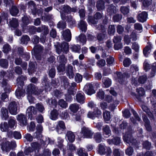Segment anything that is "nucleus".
<instances>
[{"label":"nucleus","mask_w":156,"mask_h":156,"mask_svg":"<svg viewBox=\"0 0 156 156\" xmlns=\"http://www.w3.org/2000/svg\"><path fill=\"white\" fill-rule=\"evenodd\" d=\"M96 97L98 99H102L105 97V93L101 90H99L97 94Z\"/></svg>","instance_id":"40"},{"label":"nucleus","mask_w":156,"mask_h":156,"mask_svg":"<svg viewBox=\"0 0 156 156\" xmlns=\"http://www.w3.org/2000/svg\"><path fill=\"white\" fill-rule=\"evenodd\" d=\"M147 79L146 75H144L140 76L138 79V82L140 83L143 84L146 81Z\"/></svg>","instance_id":"50"},{"label":"nucleus","mask_w":156,"mask_h":156,"mask_svg":"<svg viewBox=\"0 0 156 156\" xmlns=\"http://www.w3.org/2000/svg\"><path fill=\"white\" fill-rule=\"evenodd\" d=\"M133 152V148L131 147H129L126 150V155L129 156L131 155Z\"/></svg>","instance_id":"58"},{"label":"nucleus","mask_w":156,"mask_h":156,"mask_svg":"<svg viewBox=\"0 0 156 156\" xmlns=\"http://www.w3.org/2000/svg\"><path fill=\"white\" fill-rule=\"evenodd\" d=\"M1 115L2 119L6 120L9 117L8 112V110L5 108H2L1 109Z\"/></svg>","instance_id":"22"},{"label":"nucleus","mask_w":156,"mask_h":156,"mask_svg":"<svg viewBox=\"0 0 156 156\" xmlns=\"http://www.w3.org/2000/svg\"><path fill=\"white\" fill-rule=\"evenodd\" d=\"M131 63L130 59L129 58H126L123 62V65L124 66L128 67Z\"/></svg>","instance_id":"54"},{"label":"nucleus","mask_w":156,"mask_h":156,"mask_svg":"<svg viewBox=\"0 0 156 156\" xmlns=\"http://www.w3.org/2000/svg\"><path fill=\"white\" fill-rule=\"evenodd\" d=\"M123 136V140L125 142H126L127 144H129V145L131 144V145H136V143H137V141L136 140H132V137L131 134H128L126 133Z\"/></svg>","instance_id":"5"},{"label":"nucleus","mask_w":156,"mask_h":156,"mask_svg":"<svg viewBox=\"0 0 156 156\" xmlns=\"http://www.w3.org/2000/svg\"><path fill=\"white\" fill-rule=\"evenodd\" d=\"M1 82L2 83V86L4 88V90L6 93H9L10 92V86L7 84V83L6 80L4 79L2 80V81L1 78L0 79Z\"/></svg>","instance_id":"17"},{"label":"nucleus","mask_w":156,"mask_h":156,"mask_svg":"<svg viewBox=\"0 0 156 156\" xmlns=\"http://www.w3.org/2000/svg\"><path fill=\"white\" fill-rule=\"evenodd\" d=\"M147 17V13L145 12H143L137 16V20L140 22H144L146 21Z\"/></svg>","instance_id":"14"},{"label":"nucleus","mask_w":156,"mask_h":156,"mask_svg":"<svg viewBox=\"0 0 156 156\" xmlns=\"http://www.w3.org/2000/svg\"><path fill=\"white\" fill-rule=\"evenodd\" d=\"M76 97V99L78 102L81 104H83L84 102L85 98L84 97V94L82 92H78Z\"/></svg>","instance_id":"13"},{"label":"nucleus","mask_w":156,"mask_h":156,"mask_svg":"<svg viewBox=\"0 0 156 156\" xmlns=\"http://www.w3.org/2000/svg\"><path fill=\"white\" fill-rule=\"evenodd\" d=\"M136 91L140 96H143L145 94L144 89L142 87L137 89Z\"/></svg>","instance_id":"55"},{"label":"nucleus","mask_w":156,"mask_h":156,"mask_svg":"<svg viewBox=\"0 0 156 156\" xmlns=\"http://www.w3.org/2000/svg\"><path fill=\"white\" fill-rule=\"evenodd\" d=\"M94 138L97 143L101 142L102 140L101 134L98 133H96L94 136Z\"/></svg>","instance_id":"45"},{"label":"nucleus","mask_w":156,"mask_h":156,"mask_svg":"<svg viewBox=\"0 0 156 156\" xmlns=\"http://www.w3.org/2000/svg\"><path fill=\"white\" fill-rule=\"evenodd\" d=\"M103 83L106 87H108L111 86L112 82L110 79L105 78L103 79Z\"/></svg>","instance_id":"34"},{"label":"nucleus","mask_w":156,"mask_h":156,"mask_svg":"<svg viewBox=\"0 0 156 156\" xmlns=\"http://www.w3.org/2000/svg\"><path fill=\"white\" fill-rule=\"evenodd\" d=\"M115 32V28L114 25H110L108 29V33L109 34H113Z\"/></svg>","instance_id":"48"},{"label":"nucleus","mask_w":156,"mask_h":156,"mask_svg":"<svg viewBox=\"0 0 156 156\" xmlns=\"http://www.w3.org/2000/svg\"><path fill=\"white\" fill-rule=\"evenodd\" d=\"M58 104V105L63 108H66L68 106L67 103L63 99L59 100Z\"/></svg>","instance_id":"44"},{"label":"nucleus","mask_w":156,"mask_h":156,"mask_svg":"<svg viewBox=\"0 0 156 156\" xmlns=\"http://www.w3.org/2000/svg\"><path fill=\"white\" fill-rule=\"evenodd\" d=\"M94 112L96 117H98L101 115V110L98 108H95L94 110Z\"/></svg>","instance_id":"56"},{"label":"nucleus","mask_w":156,"mask_h":156,"mask_svg":"<svg viewBox=\"0 0 156 156\" xmlns=\"http://www.w3.org/2000/svg\"><path fill=\"white\" fill-rule=\"evenodd\" d=\"M9 124L10 127L11 128L14 129V127H16V121L12 118H10L9 122Z\"/></svg>","instance_id":"38"},{"label":"nucleus","mask_w":156,"mask_h":156,"mask_svg":"<svg viewBox=\"0 0 156 156\" xmlns=\"http://www.w3.org/2000/svg\"><path fill=\"white\" fill-rule=\"evenodd\" d=\"M19 10L17 7L14 6L12 7L10 10V13L13 16H16L18 13Z\"/></svg>","instance_id":"43"},{"label":"nucleus","mask_w":156,"mask_h":156,"mask_svg":"<svg viewBox=\"0 0 156 156\" xmlns=\"http://www.w3.org/2000/svg\"><path fill=\"white\" fill-rule=\"evenodd\" d=\"M152 94L155 98V99L154 100L153 99L151 100V103L152 105V109L153 111L152 112L156 114V90H153L152 92Z\"/></svg>","instance_id":"16"},{"label":"nucleus","mask_w":156,"mask_h":156,"mask_svg":"<svg viewBox=\"0 0 156 156\" xmlns=\"http://www.w3.org/2000/svg\"><path fill=\"white\" fill-rule=\"evenodd\" d=\"M9 127L7 122H5L2 124L1 127V130L2 131H7L9 130Z\"/></svg>","instance_id":"52"},{"label":"nucleus","mask_w":156,"mask_h":156,"mask_svg":"<svg viewBox=\"0 0 156 156\" xmlns=\"http://www.w3.org/2000/svg\"><path fill=\"white\" fill-rule=\"evenodd\" d=\"M69 46L68 43L64 42L61 44H59L56 48L57 52L58 54H60L62 51L66 53H67L69 51Z\"/></svg>","instance_id":"4"},{"label":"nucleus","mask_w":156,"mask_h":156,"mask_svg":"<svg viewBox=\"0 0 156 156\" xmlns=\"http://www.w3.org/2000/svg\"><path fill=\"white\" fill-rule=\"evenodd\" d=\"M107 152L108 154L111 153L112 151L111 149L104 146L99 144L98 146V152L100 154H104L105 153Z\"/></svg>","instance_id":"9"},{"label":"nucleus","mask_w":156,"mask_h":156,"mask_svg":"<svg viewBox=\"0 0 156 156\" xmlns=\"http://www.w3.org/2000/svg\"><path fill=\"white\" fill-rule=\"evenodd\" d=\"M73 67L72 66L69 65L67 68V73L68 75L69 78L71 79L73 78L74 74L73 71Z\"/></svg>","instance_id":"32"},{"label":"nucleus","mask_w":156,"mask_h":156,"mask_svg":"<svg viewBox=\"0 0 156 156\" xmlns=\"http://www.w3.org/2000/svg\"><path fill=\"white\" fill-rule=\"evenodd\" d=\"M134 26V29L140 31V32H141L142 31V27L140 24L137 23H135Z\"/></svg>","instance_id":"53"},{"label":"nucleus","mask_w":156,"mask_h":156,"mask_svg":"<svg viewBox=\"0 0 156 156\" xmlns=\"http://www.w3.org/2000/svg\"><path fill=\"white\" fill-rule=\"evenodd\" d=\"M76 39L77 42L82 43L83 45H84L86 41V36L83 34H80L78 37H76Z\"/></svg>","instance_id":"23"},{"label":"nucleus","mask_w":156,"mask_h":156,"mask_svg":"<svg viewBox=\"0 0 156 156\" xmlns=\"http://www.w3.org/2000/svg\"><path fill=\"white\" fill-rule=\"evenodd\" d=\"M57 27L59 28H61L63 29L66 27V23L65 22L62 21H60L57 24Z\"/></svg>","instance_id":"49"},{"label":"nucleus","mask_w":156,"mask_h":156,"mask_svg":"<svg viewBox=\"0 0 156 156\" xmlns=\"http://www.w3.org/2000/svg\"><path fill=\"white\" fill-rule=\"evenodd\" d=\"M30 38L27 35L23 36L21 39V43L23 44H27Z\"/></svg>","instance_id":"41"},{"label":"nucleus","mask_w":156,"mask_h":156,"mask_svg":"<svg viewBox=\"0 0 156 156\" xmlns=\"http://www.w3.org/2000/svg\"><path fill=\"white\" fill-rule=\"evenodd\" d=\"M103 131L105 137H108L111 135V131L108 126L106 125L103 127Z\"/></svg>","instance_id":"24"},{"label":"nucleus","mask_w":156,"mask_h":156,"mask_svg":"<svg viewBox=\"0 0 156 156\" xmlns=\"http://www.w3.org/2000/svg\"><path fill=\"white\" fill-rule=\"evenodd\" d=\"M10 50V47L8 44L5 45L3 47V51L5 53H8Z\"/></svg>","instance_id":"60"},{"label":"nucleus","mask_w":156,"mask_h":156,"mask_svg":"<svg viewBox=\"0 0 156 156\" xmlns=\"http://www.w3.org/2000/svg\"><path fill=\"white\" fill-rule=\"evenodd\" d=\"M79 27L83 32H85L87 30V23L83 20H81L79 25Z\"/></svg>","instance_id":"29"},{"label":"nucleus","mask_w":156,"mask_h":156,"mask_svg":"<svg viewBox=\"0 0 156 156\" xmlns=\"http://www.w3.org/2000/svg\"><path fill=\"white\" fill-rule=\"evenodd\" d=\"M37 109L41 112H43L44 110V108L43 106L40 103H38L36 104Z\"/></svg>","instance_id":"57"},{"label":"nucleus","mask_w":156,"mask_h":156,"mask_svg":"<svg viewBox=\"0 0 156 156\" xmlns=\"http://www.w3.org/2000/svg\"><path fill=\"white\" fill-rule=\"evenodd\" d=\"M57 69L60 72H64L65 69V64H60L57 67Z\"/></svg>","instance_id":"64"},{"label":"nucleus","mask_w":156,"mask_h":156,"mask_svg":"<svg viewBox=\"0 0 156 156\" xmlns=\"http://www.w3.org/2000/svg\"><path fill=\"white\" fill-rule=\"evenodd\" d=\"M81 133L84 137L86 138H91L93 135L91 130L89 128L85 127L82 128Z\"/></svg>","instance_id":"6"},{"label":"nucleus","mask_w":156,"mask_h":156,"mask_svg":"<svg viewBox=\"0 0 156 156\" xmlns=\"http://www.w3.org/2000/svg\"><path fill=\"white\" fill-rule=\"evenodd\" d=\"M103 117L106 123H108L111 119L110 112L108 111H105L103 112Z\"/></svg>","instance_id":"27"},{"label":"nucleus","mask_w":156,"mask_h":156,"mask_svg":"<svg viewBox=\"0 0 156 156\" xmlns=\"http://www.w3.org/2000/svg\"><path fill=\"white\" fill-rule=\"evenodd\" d=\"M116 74L117 77V80L119 83H122L126 79V74H122L121 73L118 72L116 73Z\"/></svg>","instance_id":"19"},{"label":"nucleus","mask_w":156,"mask_h":156,"mask_svg":"<svg viewBox=\"0 0 156 156\" xmlns=\"http://www.w3.org/2000/svg\"><path fill=\"white\" fill-rule=\"evenodd\" d=\"M17 119L21 126H26L27 124V118L25 115L23 114L18 115Z\"/></svg>","instance_id":"8"},{"label":"nucleus","mask_w":156,"mask_h":156,"mask_svg":"<svg viewBox=\"0 0 156 156\" xmlns=\"http://www.w3.org/2000/svg\"><path fill=\"white\" fill-rule=\"evenodd\" d=\"M122 18V16L121 15L117 14L114 16L113 17V19L115 22H118Z\"/></svg>","instance_id":"61"},{"label":"nucleus","mask_w":156,"mask_h":156,"mask_svg":"<svg viewBox=\"0 0 156 156\" xmlns=\"http://www.w3.org/2000/svg\"><path fill=\"white\" fill-rule=\"evenodd\" d=\"M31 146L34 150H37L38 152L40 146V145L37 142H34L31 144Z\"/></svg>","instance_id":"51"},{"label":"nucleus","mask_w":156,"mask_h":156,"mask_svg":"<svg viewBox=\"0 0 156 156\" xmlns=\"http://www.w3.org/2000/svg\"><path fill=\"white\" fill-rule=\"evenodd\" d=\"M142 108L143 110L148 114L150 118H153V115L152 113L150 112L149 110L147 108V107L144 105L142 106Z\"/></svg>","instance_id":"33"},{"label":"nucleus","mask_w":156,"mask_h":156,"mask_svg":"<svg viewBox=\"0 0 156 156\" xmlns=\"http://www.w3.org/2000/svg\"><path fill=\"white\" fill-rule=\"evenodd\" d=\"M43 48L40 45H36L34 48V52L36 53H38L41 52L43 50Z\"/></svg>","instance_id":"42"},{"label":"nucleus","mask_w":156,"mask_h":156,"mask_svg":"<svg viewBox=\"0 0 156 156\" xmlns=\"http://www.w3.org/2000/svg\"><path fill=\"white\" fill-rule=\"evenodd\" d=\"M77 11L76 8L71 9L68 5H64L62 6L61 12L62 19L69 23L70 24L75 23V21L73 20L72 17L70 15H68L71 12H75Z\"/></svg>","instance_id":"1"},{"label":"nucleus","mask_w":156,"mask_h":156,"mask_svg":"<svg viewBox=\"0 0 156 156\" xmlns=\"http://www.w3.org/2000/svg\"><path fill=\"white\" fill-rule=\"evenodd\" d=\"M66 136L69 141L71 142H73L75 140V135L74 133L71 131L67 132Z\"/></svg>","instance_id":"21"},{"label":"nucleus","mask_w":156,"mask_h":156,"mask_svg":"<svg viewBox=\"0 0 156 156\" xmlns=\"http://www.w3.org/2000/svg\"><path fill=\"white\" fill-rule=\"evenodd\" d=\"M143 119L145 122V126L147 130L148 131H150L151 130V127L150 125V121L145 116H143Z\"/></svg>","instance_id":"26"},{"label":"nucleus","mask_w":156,"mask_h":156,"mask_svg":"<svg viewBox=\"0 0 156 156\" xmlns=\"http://www.w3.org/2000/svg\"><path fill=\"white\" fill-rule=\"evenodd\" d=\"M75 81L77 83H80L82 81V76L79 73H77L75 77Z\"/></svg>","instance_id":"59"},{"label":"nucleus","mask_w":156,"mask_h":156,"mask_svg":"<svg viewBox=\"0 0 156 156\" xmlns=\"http://www.w3.org/2000/svg\"><path fill=\"white\" fill-rule=\"evenodd\" d=\"M107 11L109 13V15H111L112 13H115L116 12V8L112 5H111L108 6Z\"/></svg>","instance_id":"31"},{"label":"nucleus","mask_w":156,"mask_h":156,"mask_svg":"<svg viewBox=\"0 0 156 156\" xmlns=\"http://www.w3.org/2000/svg\"><path fill=\"white\" fill-rule=\"evenodd\" d=\"M131 70L133 71V73H134V71H135V74L136 75H138V68L135 65H131L130 68Z\"/></svg>","instance_id":"47"},{"label":"nucleus","mask_w":156,"mask_h":156,"mask_svg":"<svg viewBox=\"0 0 156 156\" xmlns=\"http://www.w3.org/2000/svg\"><path fill=\"white\" fill-rule=\"evenodd\" d=\"M97 7L99 10L104 9L105 8L104 2L102 1H99L97 2Z\"/></svg>","instance_id":"39"},{"label":"nucleus","mask_w":156,"mask_h":156,"mask_svg":"<svg viewBox=\"0 0 156 156\" xmlns=\"http://www.w3.org/2000/svg\"><path fill=\"white\" fill-rule=\"evenodd\" d=\"M27 78L25 77L21 76L20 77L18 78L17 79V81L18 85H20V87H18V88H17L16 91V95L17 98L19 99L21 98V97H23L25 95V90H24L22 88V87L23 86V80H20L21 79L23 80H26Z\"/></svg>","instance_id":"2"},{"label":"nucleus","mask_w":156,"mask_h":156,"mask_svg":"<svg viewBox=\"0 0 156 156\" xmlns=\"http://www.w3.org/2000/svg\"><path fill=\"white\" fill-rule=\"evenodd\" d=\"M43 131L42 126L41 125H38L37 127V131L34 133V136L37 137H40L41 136V133Z\"/></svg>","instance_id":"28"},{"label":"nucleus","mask_w":156,"mask_h":156,"mask_svg":"<svg viewBox=\"0 0 156 156\" xmlns=\"http://www.w3.org/2000/svg\"><path fill=\"white\" fill-rule=\"evenodd\" d=\"M83 89L88 95H90L95 93L93 85L90 83H87L84 86Z\"/></svg>","instance_id":"11"},{"label":"nucleus","mask_w":156,"mask_h":156,"mask_svg":"<svg viewBox=\"0 0 156 156\" xmlns=\"http://www.w3.org/2000/svg\"><path fill=\"white\" fill-rule=\"evenodd\" d=\"M151 46L150 44L146 46L143 50V53L146 57H147L150 52Z\"/></svg>","instance_id":"30"},{"label":"nucleus","mask_w":156,"mask_h":156,"mask_svg":"<svg viewBox=\"0 0 156 156\" xmlns=\"http://www.w3.org/2000/svg\"><path fill=\"white\" fill-rule=\"evenodd\" d=\"M37 88L35 87V85L33 84H30L27 86V99L30 103H33L35 100L34 98L33 97L31 94H37Z\"/></svg>","instance_id":"3"},{"label":"nucleus","mask_w":156,"mask_h":156,"mask_svg":"<svg viewBox=\"0 0 156 156\" xmlns=\"http://www.w3.org/2000/svg\"><path fill=\"white\" fill-rule=\"evenodd\" d=\"M76 86V83H71V85L69 86L68 89V92L71 94H73L75 90V87Z\"/></svg>","instance_id":"37"},{"label":"nucleus","mask_w":156,"mask_h":156,"mask_svg":"<svg viewBox=\"0 0 156 156\" xmlns=\"http://www.w3.org/2000/svg\"><path fill=\"white\" fill-rule=\"evenodd\" d=\"M1 148L3 151L8 152L11 150V147H10V142H3L1 144Z\"/></svg>","instance_id":"18"},{"label":"nucleus","mask_w":156,"mask_h":156,"mask_svg":"<svg viewBox=\"0 0 156 156\" xmlns=\"http://www.w3.org/2000/svg\"><path fill=\"white\" fill-rule=\"evenodd\" d=\"M17 104L15 101L11 102L9 106L10 113L12 115H16L17 113Z\"/></svg>","instance_id":"10"},{"label":"nucleus","mask_w":156,"mask_h":156,"mask_svg":"<svg viewBox=\"0 0 156 156\" xmlns=\"http://www.w3.org/2000/svg\"><path fill=\"white\" fill-rule=\"evenodd\" d=\"M62 35L66 41H69L71 38V32L69 29H67L63 31Z\"/></svg>","instance_id":"15"},{"label":"nucleus","mask_w":156,"mask_h":156,"mask_svg":"<svg viewBox=\"0 0 156 156\" xmlns=\"http://www.w3.org/2000/svg\"><path fill=\"white\" fill-rule=\"evenodd\" d=\"M66 129L65 123L62 121H59L57 122L56 130L59 134L61 133L63 131Z\"/></svg>","instance_id":"7"},{"label":"nucleus","mask_w":156,"mask_h":156,"mask_svg":"<svg viewBox=\"0 0 156 156\" xmlns=\"http://www.w3.org/2000/svg\"><path fill=\"white\" fill-rule=\"evenodd\" d=\"M58 112L56 109H53L50 113V118L52 120H55L58 118Z\"/></svg>","instance_id":"20"},{"label":"nucleus","mask_w":156,"mask_h":156,"mask_svg":"<svg viewBox=\"0 0 156 156\" xmlns=\"http://www.w3.org/2000/svg\"><path fill=\"white\" fill-rule=\"evenodd\" d=\"M120 10L121 12L124 15L127 14L129 12L128 8L125 7H121Z\"/></svg>","instance_id":"63"},{"label":"nucleus","mask_w":156,"mask_h":156,"mask_svg":"<svg viewBox=\"0 0 156 156\" xmlns=\"http://www.w3.org/2000/svg\"><path fill=\"white\" fill-rule=\"evenodd\" d=\"M0 66L3 67H7L8 65L7 60L5 59H2L0 60Z\"/></svg>","instance_id":"46"},{"label":"nucleus","mask_w":156,"mask_h":156,"mask_svg":"<svg viewBox=\"0 0 156 156\" xmlns=\"http://www.w3.org/2000/svg\"><path fill=\"white\" fill-rule=\"evenodd\" d=\"M79 105L74 103L71 104L69 107L70 111L73 113H76L80 108Z\"/></svg>","instance_id":"25"},{"label":"nucleus","mask_w":156,"mask_h":156,"mask_svg":"<svg viewBox=\"0 0 156 156\" xmlns=\"http://www.w3.org/2000/svg\"><path fill=\"white\" fill-rule=\"evenodd\" d=\"M132 48L136 52H138L139 50V46L138 44L135 42L133 44Z\"/></svg>","instance_id":"62"},{"label":"nucleus","mask_w":156,"mask_h":156,"mask_svg":"<svg viewBox=\"0 0 156 156\" xmlns=\"http://www.w3.org/2000/svg\"><path fill=\"white\" fill-rule=\"evenodd\" d=\"M9 24L11 27H16L18 26V20L16 18H12L9 21Z\"/></svg>","instance_id":"35"},{"label":"nucleus","mask_w":156,"mask_h":156,"mask_svg":"<svg viewBox=\"0 0 156 156\" xmlns=\"http://www.w3.org/2000/svg\"><path fill=\"white\" fill-rule=\"evenodd\" d=\"M57 59L60 64H65L67 61L66 58L63 55L58 56L57 58Z\"/></svg>","instance_id":"36"},{"label":"nucleus","mask_w":156,"mask_h":156,"mask_svg":"<svg viewBox=\"0 0 156 156\" xmlns=\"http://www.w3.org/2000/svg\"><path fill=\"white\" fill-rule=\"evenodd\" d=\"M37 111L34 107L33 106L29 107L27 110V113L28 115L29 118L30 120L33 119L32 118V114L35 115L37 113Z\"/></svg>","instance_id":"12"}]
</instances>
